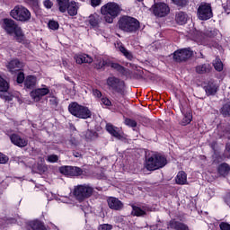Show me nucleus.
Returning a JSON list of instances; mask_svg holds the SVG:
<instances>
[{
	"mask_svg": "<svg viewBox=\"0 0 230 230\" xmlns=\"http://www.w3.org/2000/svg\"><path fill=\"white\" fill-rule=\"evenodd\" d=\"M167 160L164 155L161 154H153L146 160V168L149 172L159 170V168H164L167 164Z\"/></svg>",
	"mask_w": 230,
	"mask_h": 230,
	"instance_id": "obj_2",
	"label": "nucleus"
},
{
	"mask_svg": "<svg viewBox=\"0 0 230 230\" xmlns=\"http://www.w3.org/2000/svg\"><path fill=\"white\" fill-rule=\"evenodd\" d=\"M205 91L208 96H213V95L217 94V84H215L214 83L208 84L205 87Z\"/></svg>",
	"mask_w": 230,
	"mask_h": 230,
	"instance_id": "obj_33",
	"label": "nucleus"
},
{
	"mask_svg": "<svg viewBox=\"0 0 230 230\" xmlns=\"http://www.w3.org/2000/svg\"><path fill=\"white\" fill-rule=\"evenodd\" d=\"M49 28L50 30H58V22L56 21H49Z\"/></svg>",
	"mask_w": 230,
	"mask_h": 230,
	"instance_id": "obj_43",
	"label": "nucleus"
},
{
	"mask_svg": "<svg viewBox=\"0 0 230 230\" xmlns=\"http://www.w3.org/2000/svg\"><path fill=\"white\" fill-rule=\"evenodd\" d=\"M68 111L72 116L80 118L81 119H87L91 118V110L85 106L78 104V102H72L68 105Z\"/></svg>",
	"mask_w": 230,
	"mask_h": 230,
	"instance_id": "obj_5",
	"label": "nucleus"
},
{
	"mask_svg": "<svg viewBox=\"0 0 230 230\" xmlns=\"http://www.w3.org/2000/svg\"><path fill=\"white\" fill-rule=\"evenodd\" d=\"M74 145H76V143H74Z\"/></svg>",
	"mask_w": 230,
	"mask_h": 230,
	"instance_id": "obj_57",
	"label": "nucleus"
},
{
	"mask_svg": "<svg viewBox=\"0 0 230 230\" xmlns=\"http://www.w3.org/2000/svg\"><path fill=\"white\" fill-rule=\"evenodd\" d=\"M0 97L3 99V100H5L6 102H12L13 96L10 93H2L0 94Z\"/></svg>",
	"mask_w": 230,
	"mask_h": 230,
	"instance_id": "obj_44",
	"label": "nucleus"
},
{
	"mask_svg": "<svg viewBox=\"0 0 230 230\" xmlns=\"http://www.w3.org/2000/svg\"><path fill=\"white\" fill-rule=\"evenodd\" d=\"M49 98V103L51 105V107H57L58 105V98H57L55 95H51Z\"/></svg>",
	"mask_w": 230,
	"mask_h": 230,
	"instance_id": "obj_39",
	"label": "nucleus"
},
{
	"mask_svg": "<svg viewBox=\"0 0 230 230\" xmlns=\"http://www.w3.org/2000/svg\"><path fill=\"white\" fill-rule=\"evenodd\" d=\"M175 21L178 24H186L188 22V15L182 12H179L176 13Z\"/></svg>",
	"mask_w": 230,
	"mask_h": 230,
	"instance_id": "obj_31",
	"label": "nucleus"
},
{
	"mask_svg": "<svg viewBox=\"0 0 230 230\" xmlns=\"http://www.w3.org/2000/svg\"><path fill=\"white\" fill-rule=\"evenodd\" d=\"M111 229H112V226L111 225H109V224H102L98 227V230H111Z\"/></svg>",
	"mask_w": 230,
	"mask_h": 230,
	"instance_id": "obj_46",
	"label": "nucleus"
},
{
	"mask_svg": "<svg viewBox=\"0 0 230 230\" xmlns=\"http://www.w3.org/2000/svg\"><path fill=\"white\" fill-rule=\"evenodd\" d=\"M93 94L95 96V98H100L102 96V92L98 89L93 90Z\"/></svg>",
	"mask_w": 230,
	"mask_h": 230,
	"instance_id": "obj_51",
	"label": "nucleus"
},
{
	"mask_svg": "<svg viewBox=\"0 0 230 230\" xmlns=\"http://www.w3.org/2000/svg\"><path fill=\"white\" fill-rule=\"evenodd\" d=\"M197 17L199 21H209L213 17L211 4L202 2L197 9Z\"/></svg>",
	"mask_w": 230,
	"mask_h": 230,
	"instance_id": "obj_8",
	"label": "nucleus"
},
{
	"mask_svg": "<svg viewBox=\"0 0 230 230\" xmlns=\"http://www.w3.org/2000/svg\"><path fill=\"white\" fill-rule=\"evenodd\" d=\"M221 230H230L229 223L222 222L219 225Z\"/></svg>",
	"mask_w": 230,
	"mask_h": 230,
	"instance_id": "obj_47",
	"label": "nucleus"
},
{
	"mask_svg": "<svg viewBox=\"0 0 230 230\" xmlns=\"http://www.w3.org/2000/svg\"><path fill=\"white\" fill-rule=\"evenodd\" d=\"M176 184H180L183 186V184L188 183V174L184 172V171H180L175 178Z\"/></svg>",
	"mask_w": 230,
	"mask_h": 230,
	"instance_id": "obj_26",
	"label": "nucleus"
},
{
	"mask_svg": "<svg viewBox=\"0 0 230 230\" xmlns=\"http://www.w3.org/2000/svg\"><path fill=\"white\" fill-rule=\"evenodd\" d=\"M11 35H13L14 40L17 42H24V32H22V29L19 25Z\"/></svg>",
	"mask_w": 230,
	"mask_h": 230,
	"instance_id": "obj_25",
	"label": "nucleus"
},
{
	"mask_svg": "<svg viewBox=\"0 0 230 230\" xmlns=\"http://www.w3.org/2000/svg\"><path fill=\"white\" fill-rule=\"evenodd\" d=\"M172 3L176 4V6H180V8H183L188 4V0H172Z\"/></svg>",
	"mask_w": 230,
	"mask_h": 230,
	"instance_id": "obj_40",
	"label": "nucleus"
},
{
	"mask_svg": "<svg viewBox=\"0 0 230 230\" xmlns=\"http://www.w3.org/2000/svg\"><path fill=\"white\" fill-rule=\"evenodd\" d=\"M37 86V77L35 75H28L24 80V87L26 89H35Z\"/></svg>",
	"mask_w": 230,
	"mask_h": 230,
	"instance_id": "obj_22",
	"label": "nucleus"
},
{
	"mask_svg": "<svg viewBox=\"0 0 230 230\" xmlns=\"http://www.w3.org/2000/svg\"><path fill=\"white\" fill-rule=\"evenodd\" d=\"M106 84L110 91H114L115 93L123 94V91L125 90V82L119 80V78L111 76L107 79Z\"/></svg>",
	"mask_w": 230,
	"mask_h": 230,
	"instance_id": "obj_9",
	"label": "nucleus"
},
{
	"mask_svg": "<svg viewBox=\"0 0 230 230\" xmlns=\"http://www.w3.org/2000/svg\"><path fill=\"white\" fill-rule=\"evenodd\" d=\"M217 172L219 174H221L223 177H226V175H229L230 173V165L226 163H223L219 164L217 168Z\"/></svg>",
	"mask_w": 230,
	"mask_h": 230,
	"instance_id": "obj_27",
	"label": "nucleus"
},
{
	"mask_svg": "<svg viewBox=\"0 0 230 230\" xmlns=\"http://www.w3.org/2000/svg\"><path fill=\"white\" fill-rule=\"evenodd\" d=\"M74 58L76 64H93V58L87 54H75Z\"/></svg>",
	"mask_w": 230,
	"mask_h": 230,
	"instance_id": "obj_18",
	"label": "nucleus"
},
{
	"mask_svg": "<svg viewBox=\"0 0 230 230\" xmlns=\"http://www.w3.org/2000/svg\"><path fill=\"white\" fill-rule=\"evenodd\" d=\"M49 87L46 84H42L40 88H34L31 93L30 96L35 102H40L44 96H48L49 93Z\"/></svg>",
	"mask_w": 230,
	"mask_h": 230,
	"instance_id": "obj_10",
	"label": "nucleus"
},
{
	"mask_svg": "<svg viewBox=\"0 0 230 230\" xmlns=\"http://www.w3.org/2000/svg\"><path fill=\"white\" fill-rule=\"evenodd\" d=\"M111 67V69H115L120 75H123L124 76H128L130 75V70L123 67L121 65L118 63H114L109 59H104L100 58L99 59L96 60L95 62V68L96 69H102V67Z\"/></svg>",
	"mask_w": 230,
	"mask_h": 230,
	"instance_id": "obj_4",
	"label": "nucleus"
},
{
	"mask_svg": "<svg viewBox=\"0 0 230 230\" xmlns=\"http://www.w3.org/2000/svg\"><path fill=\"white\" fill-rule=\"evenodd\" d=\"M43 4H44L45 8L49 9L53 6V2H51V0H45L43 2Z\"/></svg>",
	"mask_w": 230,
	"mask_h": 230,
	"instance_id": "obj_49",
	"label": "nucleus"
},
{
	"mask_svg": "<svg viewBox=\"0 0 230 230\" xmlns=\"http://www.w3.org/2000/svg\"><path fill=\"white\" fill-rule=\"evenodd\" d=\"M137 1L141 2V1H143V0H137Z\"/></svg>",
	"mask_w": 230,
	"mask_h": 230,
	"instance_id": "obj_56",
	"label": "nucleus"
},
{
	"mask_svg": "<svg viewBox=\"0 0 230 230\" xmlns=\"http://www.w3.org/2000/svg\"><path fill=\"white\" fill-rule=\"evenodd\" d=\"M155 17H166L170 13V6L164 3L155 4L153 7Z\"/></svg>",
	"mask_w": 230,
	"mask_h": 230,
	"instance_id": "obj_12",
	"label": "nucleus"
},
{
	"mask_svg": "<svg viewBox=\"0 0 230 230\" xmlns=\"http://www.w3.org/2000/svg\"><path fill=\"white\" fill-rule=\"evenodd\" d=\"M124 123L127 125V127L131 128H136L137 127V122L132 119H126Z\"/></svg>",
	"mask_w": 230,
	"mask_h": 230,
	"instance_id": "obj_38",
	"label": "nucleus"
},
{
	"mask_svg": "<svg viewBox=\"0 0 230 230\" xmlns=\"http://www.w3.org/2000/svg\"><path fill=\"white\" fill-rule=\"evenodd\" d=\"M22 82H24V73L20 72L17 75V83L22 84Z\"/></svg>",
	"mask_w": 230,
	"mask_h": 230,
	"instance_id": "obj_48",
	"label": "nucleus"
},
{
	"mask_svg": "<svg viewBox=\"0 0 230 230\" xmlns=\"http://www.w3.org/2000/svg\"><path fill=\"white\" fill-rule=\"evenodd\" d=\"M213 66L214 68L216 69V71H222V69H224V64H222V61L220 60V58H216L213 61Z\"/></svg>",
	"mask_w": 230,
	"mask_h": 230,
	"instance_id": "obj_37",
	"label": "nucleus"
},
{
	"mask_svg": "<svg viewBox=\"0 0 230 230\" xmlns=\"http://www.w3.org/2000/svg\"><path fill=\"white\" fill-rule=\"evenodd\" d=\"M68 15L75 17L78 13V4L75 1H71L66 7Z\"/></svg>",
	"mask_w": 230,
	"mask_h": 230,
	"instance_id": "obj_24",
	"label": "nucleus"
},
{
	"mask_svg": "<svg viewBox=\"0 0 230 230\" xmlns=\"http://www.w3.org/2000/svg\"><path fill=\"white\" fill-rule=\"evenodd\" d=\"M10 89V85L8 84V82L4 80L2 76H0V92L1 93H6Z\"/></svg>",
	"mask_w": 230,
	"mask_h": 230,
	"instance_id": "obj_34",
	"label": "nucleus"
},
{
	"mask_svg": "<svg viewBox=\"0 0 230 230\" xmlns=\"http://www.w3.org/2000/svg\"><path fill=\"white\" fill-rule=\"evenodd\" d=\"M6 67L10 73H17V71H21L22 67H24V64L18 59H13L7 64Z\"/></svg>",
	"mask_w": 230,
	"mask_h": 230,
	"instance_id": "obj_17",
	"label": "nucleus"
},
{
	"mask_svg": "<svg viewBox=\"0 0 230 230\" xmlns=\"http://www.w3.org/2000/svg\"><path fill=\"white\" fill-rule=\"evenodd\" d=\"M191 57H193V51L190 49H182L173 53V58L176 62H184V60L191 58Z\"/></svg>",
	"mask_w": 230,
	"mask_h": 230,
	"instance_id": "obj_11",
	"label": "nucleus"
},
{
	"mask_svg": "<svg viewBox=\"0 0 230 230\" xmlns=\"http://www.w3.org/2000/svg\"><path fill=\"white\" fill-rule=\"evenodd\" d=\"M119 50L120 51V53L124 55V57H126V58H128V60H132L133 58L132 53L128 51L127 49H125L123 45H120L119 47Z\"/></svg>",
	"mask_w": 230,
	"mask_h": 230,
	"instance_id": "obj_35",
	"label": "nucleus"
},
{
	"mask_svg": "<svg viewBox=\"0 0 230 230\" xmlns=\"http://www.w3.org/2000/svg\"><path fill=\"white\" fill-rule=\"evenodd\" d=\"M225 202L230 207V193L226 196Z\"/></svg>",
	"mask_w": 230,
	"mask_h": 230,
	"instance_id": "obj_53",
	"label": "nucleus"
},
{
	"mask_svg": "<svg viewBox=\"0 0 230 230\" xmlns=\"http://www.w3.org/2000/svg\"><path fill=\"white\" fill-rule=\"evenodd\" d=\"M106 130L111 134V136H113V137H116L117 139H121L123 136H121V132L119 131V128L108 123L106 124Z\"/></svg>",
	"mask_w": 230,
	"mask_h": 230,
	"instance_id": "obj_19",
	"label": "nucleus"
},
{
	"mask_svg": "<svg viewBox=\"0 0 230 230\" xmlns=\"http://www.w3.org/2000/svg\"><path fill=\"white\" fill-rule=\"evenodd\" d=\"M98 134L94 131H91V130H86L84 132V137L88 140V141H93V139H96Z\"/></svg>",
	"mask_w": 230,
	"mask_h": 230,
	"instance_id": "obj_36",
	"label": "nucleus"
},
{
	"mask_svg": "<svg viewBox=\"0 0 230 230\" xmlns=\"http://www.w3.org/2000/svg\"><path fill=\"white\" fill-rule=\"evenodd\" d=\"M218 34V31L214 30L207 32V37H216Z\"/></svg>",
	"mask_w": 230,
	"mask_h": 230,
	"instance_id": "obj_50",
	"label": "nucleus"
},
{
	"mask_svg": "<svg viewBox=\"0 0 230 230\" xmlns=\"http://www.w3.org/2000/svg\"><path fill=\"white\" fill-rule=\"evenodd\" d=\"M93 189L88 184L76 185L74 187L73 195L77 200L82 202L93 195Z\"/></svg>",
	"mask_w": 230,
	"mask_h": 230,
	"instance_id": "obj_7",
	"label": "nucleus"
},
{
	"mask_svg": "<svg viewBox=\"0 0 230 230\" xmlns=\"http://www.w3.org/2000/svg\"><path fill=\"white\" fill-rule=\"evenodd\" d=\"M102 0H91L92 6H100Z\"/></svg>",
	"mask_w": 230,
	"mask_h": 230,
	"instance_id": "obj_52",
	"label": "nucleus"
},
{
	"mask_svg": "<svg viewBox=\"0 0 230 230\" xmlns=\"http://www.w3.org/2000/svg\"><path fill=\"white\" fill-rule=\"evenodd\" d=\"M8 163V156L4 155L3 153H0V164H6Z\"/></svg>",
	"mask_w": 230,
	"mask_h": 230,
	"instance_id": "obj_45",
	"label": "nucleus"
},
{
	"mask_svg": "<svg viewBox=\"0 0 230 230\" xmlns=\"http://www.w3.org/2000/svg\"><path fill=\"white\" fill-rule=\"evenodd\" d=\"M11 17L20 22H28L31 19V13L22 5H16L10 13Z\"/></svg>",
	"mask_w": 230,
	"mask_h": 230,
	"instance_id": "obj_6",
	"label": "nucleus"
},
{
	"mask_svg": "<svg viewBox=\"0 0 230 230\" xmlns=\"http://www.w3.org/2000/svg\"><path fill=\"white\" fill-rule=\"evenodd\" d=\"M58 3V10L61 13H66L67 12V6L71 2L69 0H56Z\"/></svg>",
	"mask_w": 230,
	"mask_h": 230,
	"instance_id": "obj_30",
	"label": "nucleus"
},
{
	"mask_svg": "<svg viewBox=\"0 0 230 230\" xmlns=\"http://www.w3.org/2000/svg\"><path fill=\"white\" fill-rule=\"evenodd\" d=\"M119 28L127 33H136L139 30V21L134 17L122 16L119 20Z\"/></svg>",
	"mask_w": 230,
	"mask_h": 230,
	"instance_id": "obj_3",
	"label": "nucleus"
},
{
	"mask_svg": "<svg viewBox=\"0 0 230 230\" xmlns=\"http://www.w3.org/2000/svg\"><path fill=\"white\" fill-rule=\"evenodd\" d=\"M107 202L110 209H113L114 211H120V209H123V202L119 200L118 198L110 197L108 198Z\"/></svg>",
	"mask_w": 230,
	"mask_h": 230,
	"instance_id": "obj_16",
	"label": "nucleus"
},
{
	"mask_svg": "<svg viewBox=\"0 0 230 230\" xmlns=\"http://www.w3.org/2000/svg\"><path fill=\"white\" fill-rule=\"evenodd\" d=\"M101 103L102 105H105L106 107H111L112 105V102H111V100H109V98L107 97H102L101 99Z\"/></svg>",
	"mask_w": 230,
	"mask_h": 230,
	"instance_id": "obj_42",
	"label": "nucleus"
},
{
	"mask_svg": "<svg viewBox=\"0 0 230 230\" xmlns=\"http://www.w3.org/2000/svg\"><path fill=\"white\" fill-rule=\"evenodd\" d=\"M31 1H35V0H31Z\"/></svg>",
	"mask_w": 230,
	"mask_h": 230,
	"instance_id": "obj_58",
	"label": "nucleus"
},
{
	"mask_svg": "<svg viewBox=\"0 0 230 230\" xmlns=\"http://www.w3.org/2000/svg\"><path fill=\"white\" fill-rule=\"evenodd\" d=\"M101 13L103 15L105 22L112 24L116 17L121 13V6L115 2H110L102 6Z\"/></svg>",
	"mask_w": 230,
	"mask_h": 230,
	"instance_id": "obj_1",
	"label": "nucleus"
},
{
	"mask_svg": "<svg viewBox=\"0 0 230 230\" xmlns=\"http://www.w3.org/2000/svg\"><path fill=\"white\" fill-rule=\"evenodd\" d=\"M88 22L92 28H99L100 22H102V16L97 13L91 14L88 18Z\"/></svg>",
	"mask_w": 230,
	"mask_h": 230,
	"instance_id": "obj_21",
	"label": "nucleus"
},
{
	"mask_svg": "<svg viewBox=\"0 0 230 230\" xmlns=\"http://www.w3.org/2000/svg\"><path fill=\"white\" fill-rule=\"evenodd\" d=\"M48 163H58V155H50L47 157Z\"/></svg>",
	"mask_w": 230,
	"mask_h": 230,
	"instance_id": "obj_41",
	"label": "nucleus"
},
{
	"mask_svg": "<svg viewBox=\"0 0 230 230\" xmlns=\"http://www.w3.org/2000/svg\"><path fill=\"white\" fill-rule=\"evenodd\" d=\"M211 69V65L209 63H205L196 66V73H198V75H206V73H210Z\"/></svg>",
	"mask_w": 230,
	"mask_h": 230,
	"instance_id": "obj_23",
	"label": "nucleus"
},
{
	"mask_svg": "<svg viewBox=\"0 0 230 230\" xmlns=\"http://www.w3.org/2000/svg\"><path fill=\"white\" fill-rule=\"evenodd\" d=\"M19 25L15 22V21L12 19L5 18L3 20L2 28L8 33V35H13V31Z\"/></svg>",
	"mask_w": 230,
	"mask_h": 230,
	"instance_id": "obj_14",
	"label": "nucleus"
},
{
	"mask_svg": "<svg viewBox=\"0 0 230 230\" xmlns=\"http://www.w3.org/2000/svg\"><path fill=\"white\" fill-rule=\"evenodd\" d=\"M60 172L68 177H78L84 173L82 168L76 166H65L60 169Z\"/></svg>",
	"mask_w": 230,
	"mask_h": 230,
	"instance_id": "obj_13",
	"label": "nucleus"
},
{
	"mask_svg": "<svg viewBox=\"0 0 230 230\" xmlns=\"http://www.w3.org/2000/svg\"><path fill=\"white\" fill-rule=\"evenodd\" d=\"M29 227L32 230H46V226H44V224L39 220L30 221L28 223Z\"/></svg>",
	"mask_w": 230,
	"mask_h": 230,
	"instance_id": "obj_28",
	"label": "nucleus"
},
{
	"mask_svg": "<svg viewBox=\"0 0 230 230\" xmlns=\"http://www.w3.org/2000/svg\"><path fill=\"white\" fill-rule=\"evenodd\" d=\"M10 139L11 143L15 145V146H19V148H24V146H28V138H22L17 134L11 135Z\"/></svg>",
	"mask_w": 230,
	"mask_h": 230,
	"instance_id": "obj_15",
	"label": "nucleus"
},
{
	"mask_svg": "<svg viewBox=\"0 0 230 230\" xmlns=\"http://www.w3.org/2000/svg\"><path fill=\"white\" fill-rule=\"evenodd\" d=\"M168 229H174V230H190V228L184 223H181L174 219H172L169 222Z\"/></svg>",
	"mask_w": 230,
	"mask_h": 230,
	"instance_id": "obj_20",
	"label": "nucleus"
},
{
	"mask_svg": "<svg viewBox=\"0 0 230 230\" xmlns=\"http://www.w3.org/2000/svg\"><path fill=\"white\" fill-rule=\"evenodd\" d=\"M73 155H74V157H82V154H80L78 152H74Z\"/></svg>",
	"mask_w": 230,
	"mask_h": 230,
	"instance_id": "obj_54",
	"label": "nucleus"
},
{
	"mask_svg": "<svg viewBox=\"0 0 230 230\" xmlns=\"http://www.w3.org/2000/svg\"><path fill=\"white\" fill-rule=\"evenodd\" d=\"M191 119H193V115L191 114V111H188L183 113V119L181 123L183 127H186V125H190V123H191Z\"/></svg>",
	"mask_w": 230,
	"mask_h": 230,
	"instance_id": "obj_32",
	"label": "nucleus"
},
{
	"mask_svg": "<svg viewBox=\"0 0 230 230\" xmlns=\"http://www.w3.org/2000/svg\"><path fill=\"white\" fill-rule=\"evenodd\" d=\"M197 42H202V38L197 40Z\"/></svg>",
	"mask_w": 230,
	"mask_h": 230,
	"instance_id": "obj_55",
	"label": "nucleus"
},
{
	"mask_svg": "<svg viewBox=\"0 0 230 230\" xmlns=\"http://www.w3.org/2000/svg\"><path fill=\"white\" fill-rule=\"evenodd\" d=\"M132 209L131 215H133V217H144V215H146V208L145 207L141 208L139 207L133 206Z\"/></svg>",
	"mask_w": 230,
	"mask_h": 230,
	"instance_id": "obj_29",
	"label": "nucleus"
}]
</instances>
